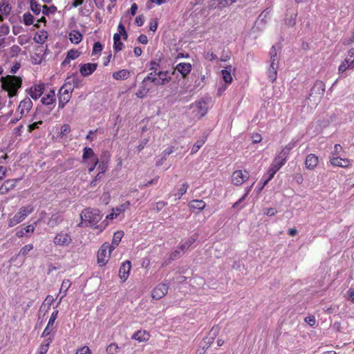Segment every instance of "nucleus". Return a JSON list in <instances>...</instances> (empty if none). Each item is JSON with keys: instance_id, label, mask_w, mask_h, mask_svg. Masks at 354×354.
Listing matches in <instances>:
<instances>
[{"instance_id": "nucleus-45", "label": "nucleus", "mask_w": 354, "mask_h": 354, "mask_svg": "<svg viewBox=\"0 0 354 354\" xmlns=\"http://www.w3.org/2000/svg\"><path fill=\"white\" fill-rule=\"evenodd\" d=\"M189 187V185L187 183H183L180 187L178 189L177 194H175V196H177V199H180L187 191Z\"/></svg>"}, {"instance_id": "nucleus-56", "label": "nucleus", "mask_w": 354, "mask_h": 354, "mask_svg": "<svg viewBox=\"0 0 354 354\" xmlns=\"http://www.w3.org/2000/svg\"><path fill=\"white\" fill-rule=\"evenodd\" d=\"M43 123L41 120H39L38 122H33L28 125V132H32L34 130L39 129V126Z\"/></svg>"}, {"instance_id": "nucleus-52", "label": "nucleus", "mask_w": 354, "mask_h": 354, "mask_svg": "<svg viewBox=\"0 0 354 354\" xmlns=\"http://www.w3.org/2000/svg\"><path fill=\"white\" fill-rule=\"evenodd\" d=\"M118 346L116 344L112 343L110 344L106 347V352L108 354H115L118 351Z\"/></svg>"}, {"instance_id": "nucleus-16", "label": "nucleus", "mask_w": 354, "mask_h": 354, "mask_svg": "<svg viewBox=\"0 0 354 354\" xmlns=\"http://www.w3.org/2000/svg\"><path fill=\"white\" fill-rule=\"evenodd\" d=\"M175 70H173L171 73L169 71H160L157 73L158 82L156 86H163L169 83L171 80V75H174Z\"/></svg>"}, {"instance_id": "nucleus-54", "label": "nucleus", "mask_w": 354, "mask_h": 354, "mask_svg": "<svg viewBox=\"0 0 354 354\" xmlns=\"http://www.w3.org/2000/svg\"><path fill=\"white\" fill-rule=\"evenodd\" d=\"M33 249V245L32 244H28L24 245L21 250H20V254L22 256H26L30 251H31Z\"/></svg>"}, {"instance_id": "nucleus-10", "label": "nucleus", "mask_w": 354, "mask_h": 354, "mask_svg": "<svg viewBox=\"0 0 354 354\" xmlns=\"http://www.w3.org/2000/svg\"><path fill=\"white\" fill-rule=\"evenodd\" d=\"M190 109L192 110L194 118L197 119H201L207 112V104L204 101H198L192 103L190 105Z\"/></svg>"}, {"instance_id": "nucleus-55", "label": "nucleus", "mask_w": 354, "mask_h": 354, "mask_svg": "<svg viewBox=\"0 0 354 354\" xmlns=\"http://www.w3.org/2000/svg\"><path fill=\"white\" fill-rule=\"evenodd\" d=\"M102 45L100 42L96 41L94 43L92 50V54H98L102 50Z\"/></svg>"}, {"instance_id": "nucleus-35", "label": "nucleus", "mask_w": 354, "mask_h": 354, "mask_svg": "<svg viewBox=\"0 0 354 354\" xmlns=\"http://www.w3.org/2000/svg\"><path fill=\"white\" fill-rule=\"evenodd\" d=\"M63 221V218L59 213H55L51 215L49 221H48V225L51 227H55L59 224H60Z\"/></svg>"}, {"instance_id": "nucleus-25", "label": "nucleus", "mask_w": 354, "mask_h": 354, "mask_svg": "<svg viewBox=\"0 0 354 354\" xmlns=\"http://www.w3.org/2000/svg\"><path fill=\"white\" fill-rule=\"evenodd\" d=\"M150 337L149 333L146 330H138L133 335L132 339L138 342H147Z\"/></svg>"}, {"instance_id": "nucleus-14", "label": "nucleus", "mask_w": 354, "mask_h": 354, "mask_svg": "<svg viewBox=\"0 0 354 354\" xmlns=\"http://www.w3.org/2000/svg\"><path fill=\"white\" fill-rule=\"evenodd\" d=\"M169 286L165 283H158L151 291L153 299L158 300L164 297L168 292Z\"/></svg>"}, {"instance_id": "nucleus-33", "label": "nucleus", "mask_w": 354, "mask_h": 354, "mask_svg": "<svg viewBox=\"0 0 354 354\" xmlns=\"http://www.w3.org/2000/svg\"><path fill=\"white\" fill-rule=\"evenodd\" d=\"M231 70L232 66L230 65L225 67V69L221 71L222 77L223 80L227 84H230L233 80L232 76L231 75Z\"/></svg>"}, {"instance_id": "nucleus-60", "label": "nucleus", "mask_w": 354, "mask_h": 354, "mask_svg": "<svg viewBox=\"0 0 354 354\" xmlns=\"http://www.w3.org/2000/svg\"><path fill=\"white\" fill-rule=\"evenodd\" d=\"M70 131H71V127H70L69 124H64L61 127V133H60V134L62 136H65L67 133H68Z\"/></svg>"}, {"instance_id": "nucleus-8", "label": "nucleus", "mask_w": 354, "mask_h": 354, "mask_svg": "<svg viewBox=\"0 0 354 354\" xmlns=\"http://www.w3.org/2000/svg\"><path fill=\"white\" fill-rule=\"evenodd\" d=\"M53 242L56 246L67 248L73 242L71 234V232L62 230L56 233L53 238Z\"/></svg>"}, {"instance_id": "nucleus-11", "label": "nucleus", "mask_w": 354, "mask_h": 354, "mask_svg": "<svg viewBox=\"0 0 354 354\" xmlns=\"http://www.w3.org/2000/svg\"><path fill=\"white\" fill-rule=\"evenodd\" d=\"M32 108V102L31 99L29 97H26L19 102L17 109V113L20 114L19 119H21L23 116L28 115Z\"/></svg>"}, {"instance_id": "nucleus-48", "label": "nucleus", "mask_w": 354, "mask_h": 354, "mask_svg": "<svg viewBox=\"0 0 354 354\" xmlns=\"http://www.w3.org/2000/svg\"><path fill=\"white\" fill-rule=\"evenodd\" d=\"M156 75H154L153 72H150L143 80L142 84H144L147 82H150L152 83H154L155 85H156V83L158 82V78L156 77Z\"/></svg>"}, {"instance_id": "nucleus-41", "label": "nucleus", "mask_w": 354, "mask_h": 354, "mask_svg": "<svg viewBox=\"0 0 354 354\" xmlns=\"http://www.w3.org/2000/svg\"><path fill=\"white\" fill-rule=\"evenodd\" d=\"M130 201H127L125 203L121 204L120 206L113 208L117 214L119 216L120 214L124 213L130 207Z\"/></svg>"}, {"instance_id": "nucleus-22", "label": "nucleus", "mask_w": 354, "mask_h": 354, "mask_svg": "<svg viewBox=\"0 0 354 354\" xmlns=\"http://www.w3.org/2000/svg\"><path fill=\"white\" fill-rule=\"evenodd\" d=\"M192 68V64L189 63L181 62L176 65L174 69L179 72L183 78H185L189 74Z\"/></svg>"}, {"instance_id": "nucleus-63", "label": "nucleus", "mask_w": 354, "mask_h": 354, "mask_svg": "<svg viewBox=\"0 0 354 354\" xmlns=\"http://www.w3.org/2000/svg\"><path fill=\"white\" fill-rule=\"evenodd\" d=\"M205 57L207 59L212 61L217 58L216 55L212 51H207L205 53Z\"/></svg>"}, {"instance_id": "nucleus-13", "label": "nucleus", "mask_w": 354, "mask_h": 354, "mask_svg": "<svg viewBox=\"0 0 354 354\" xmlns=\"http://www.w3.org/2000/svg\"><path fill=\"white\" fill-rule=\"evenodd\" d=\"M45 90L44 83H38L33 84L30 88L26 90L27 93L33 100L39 99Z\"/></svg>"}, {"instance_id": "nucleus-1", "label": "nucleus", "mask_w": 354, "mask_h": 354, "mask_svg": "<svg viewBox=\"0 0 354 354\" xmlns=\"http://www.w3.org/2000/svg\"><path fill=\"white\" fill-rule=\"evenodd\" d=\"M80 217L81 223L79 224L80 226L81 224L85 226H95V228L99 230L100 232H102L108 225V223H105V221H104L100 225H97L102 218V215L97 209L86 208L82 212Z\"/></svg>"}, {"instance_id": "nucleus-28", "label": "nucleus", "mask_w": 354, "mask_h": 354, "mask_svg": "<svg viewBox=\"0 0 354 354\" xmlns=\"http://www.w3.org/2000/svg\"><path fill=\"white\" fill-rule=\"evenodd\" d=\"M197 238V234H194V235L191 236L185 243L180 244L178 247V250H180L183 252L187 251L189 248L196 241Z\"/></svg>"}, {"instance_id": "nucleus-50", "label": "nucleus", "mask_w": 354, "mask_h": 354, "mask_svg": "<svg viewBox=\"0 0 354 354\" xmlns=\"http://www.w3.org/2000/svg\"><path fill=\"white\" fill-rule=\"evenodd\" d=\"M205 140H197L194 145H193L192 149H191V154L193 155L196 153L204 145Z\"/></svg>"}, {"instance_id": "nucleus-37", "label": "nucleus", "mask_w": 354, "mask_h": 354, "mask_svg": "<svg viewBox=\"0 0 354 354\" xmlns=\"http://www.w3.org/2000/svg\"><path fill=\"white\" fill-rule=\"evenodd\" d=\"M277 64L276 63H273V61H272V63H270V68L268 71V76L271 82H274L277 78Z\"/></svg>"}, {"instance_id": "nucleus-32", "label": "nucleus", "mask_w": 354, "mask_h": 354, "mask_svg": "<svg viewBox=\"0 0 354 354\" xmlns=\"http://www.w3.org/2000/svg\"><path fill=\"white\" fill-rule=\"evenodd\" d=\"M124 47L123 43L121 41V36L120 34L113 35V50L117 53L122 50Z\"/></svg>"}, {"instance_id": "nucleus-31", "label": "nucleus", "mask_w": 354, "mask_h": 354, "mask_svg": "<svg viewBox=\"0 0 354 354\" xmlns=\"http://www.w3.org/2000/svg\"><path fill=\"white\" fill-rule=\"evenodd\" d=\"M130 76V73L127 69H122L113 73V77L116 80H125Z\"/></svg>"}, {"instance_id": "nucleus-34", "label": "nucleus", "mask_w": 354, "mask_h": 354, "mask_svg": "<svg viewBox=\"0 0 354 354\" xmlns=\"http://www.w3.org/2000/svg\"><path fill=\"white\" fill-rule=\"evenodd\" d=\"M82 35L78 30H72L69 33V39L73 44H79L82 40Z\"/></svg>"}, {"instance_id": "nucleus-24", "label": "nucleus", "mask_w": 354, "mask_h": 354, "mask_svg": "<svg viewBox=\"0 0 354 354\" xmlns=\"http://www.w3.org/2000/svg\"><path fill=\"white\" fill-rule=\"evenodd\" d=\"M18 179H8L6 180L0 187V194H6L10 190L14 189Z\"/></svg>"}, {"instance_id": "nucleus-38", "label": "nucleus", "mask_w": 354, "mask_h": 354, "mask_svg": "<svg viewBox=\"0 0 354 354\" xmlns=\"http://www.w3.org/2000/svg\"><path fill=\"white\" fill-rule=\"evenodd\" d=\"M48 38V33L45 30L37 32L34 37V40L37 44H43Z\"/></svg>"}, {"instance_id": "nucleus-6", "label": "nucleus", "mask_w": 354, "mask_h": 354, "mask_svg": "<svg viewBox=\"0 0 354 354\" xmlns=\"http://www.w3.org/2000/svg\"><path fill=\"white\" fill-rule=\"evenodd\" d=\"M354 69V48H351L346 53L344 59L338 66L337 71L339 75H344L347 70Z\"/></svg>"}, {"instance_id": "nucleus-47", "label": "nucleus", "mask_w": 354, "mask_h": 354, "mask_svg": "<svg viewBox=\"0 0 354 354\" xmlns=\"http://www.w3.org/2000/svg\"><path fill=\"white\" fill-rule=\"evenodd\" d=\"M57 10V7L55 6H47L46 5H44L42 6V13L44 15H49L50 13L51 14H53L56 12Z\"/></svg>"}, {"instance_id": "nucleus-53", "label": "nucleus", "mask_w": 354, "mask_h": 354, "mask_svg": "<svg viewBox=\"0 0 354 354\" xmlns=\"http://www.w3.org/2000/svg\"><path fill=\"white\" fill-rule=\"evenodd\" d=\"M305 322L310 326H314L317 324L316 318L314 315H308L304 319Z\"/></svg>"}, {"instance_id": "nucleus-39", "label": "nucleus", "mask_w": 354, "mask_h": 354, "mask_svg": "<svg viewBox=\"0 0 354 354\" xmlns=\"http://www.w3.org/2000/svg\"><path fill=\"white\" fill-rule=\"evenodd\" d=\"M35 227L32 225H28L24 228L19 229L16 232V236L18 238H22L26 234L33 233Z\"/></svg>"}, {"instance_id": "nucleus-21", "label": "nucleus", "mask_w": 354, "mask_h": 354, "mask_svg": "<svg viewBox=\"0 0 354 354\" xmlns=\"http://www.w3.org/2000/svg\"><path fill=\"white\" fill-rule=\"evenodd\" d=\"M58 315V310H56L54 312L52 313L50 319L48 320V322L47 324L46 327L44 328L41 336L42 337H48L50 335L52 330H53V326L55 324V322L56 319L57 318Z\"/></svg>"}, {"instance_id": "nucleus-30", "label": "nucleus", "mask_w": 354, "mask_h": 354, "mask_svg": "<svg viewBox=\"0 0 354 354\" xmlns=\"http://www.w3.org/2000/svg\"><path fill=\"white\" fill-rule=\"evenodd\" d=\"M123 231H117L113 234V239L110 247L111 249L115 250L120 244L122 237L124 236Z\"/></svg>"}, {"instance_id": "nucleus-51", "label": "nucleus", "mask_w": 354, "mask_h": 354, "mask_svg": "<svg viewBox=\"0 0 354 354\" xmlns=\"http://www.w3.org/2000/svg\"><path fill=\"white\" fill-rule=\"evenodd\" d=\"M118 32H117L116 34H120V36H122L124 39L126 40L127 39L128 35L125 27L122 23L119 24L118 26Z\"/></svg>"}, {"instance_id": "nucleus-19", "label": "nucleus", "mask_w": 354, "mask_h": 354, "mask_svg": "<svg viewBox=\"0 0 354 354\" xmlns=\"http://www.w3.org/2000/svg\"><path fill=\"white\" fill-rule=\"evenodd\" d=\"M330 164L335 167H348L351 165V160L347 158H342L339 156L332 155L330 157Z\"/></svg>"}, {"instance_id": "nucleus-5", "label": "nucleus", "mask_w": 354, "mask_h": 354, "mask_svg": "<svg viewBox=\"0 0 354 354\" xmlns=\"http://www.w3.org/2000/svg\"><path fill=\"white\" fill-rule=\"evenodd\" d=\"M286 152L282 151L277 157L274 158L270 169L268 171V177H265L266 179L263 182V186L266 185L275 175V174L279 170L282 165L286 162Z\"/></svg>"}, {"instance_id": "nucleus-49", "label": "nucleus", "mask_w": 354, "mask_h": 354, "mask_svg": "<svg viewBox=\"0 0 354 354\" xmlns=\"http://www.w3.org/2000/svg\"><path fill=\"white\" fill-rule=\"evenodd\" d=\"M160 68V64L158 62H156L155 60H152L149 63V71L151 72H153L154 75H157V73H158V69Z\"/></svg>"}, {"instance_id": "nucleus-15", "label": "nucleus", "mask_w": 354, "mask_h": 354, "mask_svg": "<svg viewBox=\"0 0 354 354\" xmlns=\"http://www.w3.org/2000/svg\"><path fill=\"white\" fill-rule=\"evenodd\" d=\"M110 158L111 154L109 153V152H104L103 155L101 157L100 160H99V163L97 165L98 172H100V174H103L107 171L110 162Z\"/></svg>"}, {"instance_id": "nucleus-58", "label": "nucleus", "mask_w": 354, "mask_h": 354, "mask_svg": "<svg viewBox=\"0 0 354 354\" xmlns=\"http://www.w3.org/2000/svg\"><path fill=\"white\" fill-rule=\"evenodd\" d=\"M167 203L165 201H158L155 203L154 205V209L156 210V212H160L162 209H163Z\"/></svg>"}, {"instance_id": "nucleus-46", "label": "nucleus", "mask_w": 354, "mask_h": 354, "mask_svg": "<svg viewBox=\"0 0 354 354\" xmlns=\"http://www.w3.org/2000/svg\"><path fill=\"white\" fill-rule=\"evenodd\" d=\"M71 286V282L69 279H64L61 285L60 292H63L62 298L66 295V292Z\"/></svg>"}, {"instance_id": "nucleus-18", "label": "nucleus", "mask_w": 354, "mask_h": 354, "mask_svg": "<svg viewBox=\"0 0 354 354\" xmlns=\"http://www.w3.org/2000/svg\"><path fill=\"white\" fill-rule=\"evenodd\" d=\"M97 63H86L80 66V73L82 76L87 77L93 74L97 68Z\"/></svg>"}, {"instance_id": "nucleus-44", "label": "nucleus", "mask_w": 354, "mask_h": 354, "mask_svg": "<svg viewBox=\"0 0 354 354\" xmlns=\"http://www.w3.org/2000/svg\"><path fill=\"white\" fill-rule=\"evenodd\" d=\"M149 91V88L146 86L145 84H142L136 95L138 98H143Z\"/></svg>"}, {"instance_id": "nucleus-12", "label": "nucleus", "mask_w": 354, "mask_h": 354, "mask_svg": "<svg viewBox=\"0 0 354 354\" xmlns=\"http://www.w3.org/2000/svg\"><path fill=\"white\" fill-rule=\"evenodd\" d=\"M71 97V88H67L66 86H62L59 91L58 94L59 109H63L64 106L69 102Z\"/></svg>"}, {"instance_id": "nucleus-9", "label": "nucleus", "mask_w": 354, "mask_h": 354, "mask_svg": "<svg viewBox=\"0 0 354 354\" xmlns=\"http://www.w3.org/2000/svg\"><path fill=\"white\" fill-rule=\"evenodd\" d=\"M250 178V174L247 170H235L231 176L232 183L235 186H241Z\"/></svg>"}, {"instance_id": "nucleus-20", "label": "nucleus", "mask_w": 354, "mask_h": 354, "mask_svg": "<svg viewBox=\"0 0 354 354\" xmlns=\"http://www.w3.org/2000/svg\"><path fill=\"white\" fill-rule=\"evenodd\" d=\"M131 268V263L127 260L122 263L119 270V277L122 281H125L128 277Z\"/></svg>"}, {"instance_id": "nucleus-42", "label": "nucleus", "mask_w": 354, "mask_h": 354, "mask_svg": "<svg viewBox=\"0 0 354 354\" xmlns=\"http://www.w3.org/2000/svg\"><path fill=\"white\" fill-rule=\"evenodd\" d=\"M23 23L26 26H30L34 23V17L29 12H25L23 15Z\"/></svg>"}, {"instance_id": "nucleus-23", "label": "nucleus", "mask_w": 354, "mask_h": 354, "mask_svg": "<svg viewBox=\"0 0 354 354\" xmlns=\"http://www.w3.org/2000/svg\"><path fill=\"white\" fill-rule=\"evenodd\" d=\"M188 207L192 211L198 210L201 212L205 208L206 203L203 200L194 199L189 202Z\"/></svg>"}, {"instance_id": "nucleus-3", "label": "nucleus", "mask_w": 354, "mask_h": 354, "mask_svg": "<svg viewBox=\"0 0 354 354\" xmlns=\"http://www.w3.org/2000/svg\"><path fill=\"white\" fill-rule=\"evenodd\" d=\"M82 159V162L86 166L89 173L93 171L99 163L97 156L95 153L93 149L88 147L84 148Z\"/></svg>"}, {"instance_id": "nucleus-26", "label": "nucleus", "mask_w": 354, "mask_h": 354, "mask_svg": "<svg viewBox=\"0 0 354 354\" xmlns=\"http://www.w3.org/2000/svg\"><path fill=\"white\" fill-rule=\"evenodd\" d=\"M12 10V7L7 0L0 1V16H8Z\"/></svg>"}, {"instance_id": "nucleus-29", "label": "nucleus", "mask_w": 354, "mask_h": 354, "mask_svg": "<svg viewBox=\"0 0 354 354\" xmlns=\"http://www.w3.org/2000/svg\"><path fill=\"white\" fill-rule=\"evenodd\" d=\"M80 55V53L75 49H71L68 51L66 58L62 62V65L70 64L71 60L77 59Z\"/></svg>"}, {"instance_id": "nucleus-61", "label": "nucleus", "mask_w": 354, "mask_h": 354, "mask_svg": "<svg viewBox=\"0 0 354 354\" xmlns=\"http://www.w3.org/2000/svg\"><path fill=\"white\" fill-rule=\"evenodd\" d=\"M252 139L253 143H259L261 141L262 138L259 133H256L252 135Z\"/></svg>"}, {"instance_id": "nucleus-59", "label": "nucleus", "mask_w": 354, "mask_h": 354, "mask_svg": "<svg viewBox=\"0 0 354 354\" xmlns=\"http://www.w3.org/2000/svg\"><path fill=\"white\" fill-rule=\"evenodd\" d=\"M75 354H91V351L88 346H83L77 349Z\"/></svg>"}, {"instance_id": "nucleus-57", "label": "nucleus", "mask_w": 354, "mask_h": 354, "mask_svg": "<svg viewBox=\"0 0 354 354\" xmlns=\"http://www.w3.org/2000/svg\"><path fill=\"white\" fill-rule=\"evenodd\" d=\"M270 61H273V63H275V61L277 60V50L275 48V46H272L270 50Z\"/></svg>"}, {"instance_id": "nucleus-27", "label": "nucleus", "mask_w": 354, "mask_h": 354, "mask_svg": "<svg viewBox=\"0 0 354 354\" xmlns=\"http://www.w3.org/2000/svg\"><path fill=\"white\" fill-rule=\"evenodd\" d=\"M306 166L308 169H313L318 164V157L315 154H309L306 156Z\"/></svg>"}, {"instance_id": "nucleus-64", "label": "nucleus", "mask_w": 354, "mask_h": 354, "mask_svg": "<svg viewBox=\"0 0 354 354\" xmlns=\"http://www.w3.org/2000/svg\"><path fill=\"white\" fill-rule=\"evenodd\" d=\"M348 299L354 304V289H349L347 292Z\"/></svg>"}, {"instance_id": "nucleus-2", "label": "nucleus", "mask_w": 354, "mask_h": 354, "mask_svg": "<svg viewBox=\"0 0 354 354\" xmlns=\"http://www.w3.org/2000/svg\"><path fill=\"white\" fill-rule=\"evenodd\" d=\"M1 88L8 93L10 99L18 95V91L22 86V78L19 76L7 75L0 78Z\"/></svg>"}, {"instance_id": "nucleus-40", "label": "nucleus", "mask_w": 354, "mask_h": 354, "mask_svg": "<svg viewBox=\"0 0 354 354\" xmlns=\"http://www.w3.org/2000/svg\"><path fill=\"white\" fill-rule=\"evenodd\" d=\"M175 151V149L174 147H167V149H165L162 153V158L160 159V161L158 162H156V165L157 166H160L162 164V162L167 160V157L171 154L173 152H174Z\"/></svg>"}, {"instance_id": "nucleus-4", "label": "nucleus", "mask_w": 354, "mask_h": 354, "mask_svg": "<svg viewBox=\"0 0 354 354\" xmlns=\"http://www.w3.org/2000/svg\"><path fill=\"white\" fill-rule=\"evenodd\" d=\"M33 211L34 207L32 205L21 207L12 217L8 219V227H12L21 223L28 215L32 213Z\"/></svg>"}, {"instance_id": "nucleus-36", "label": "nucleus", "mask_w": 354, "mask_h": 354, "mask_svg": "<svg viewBox=\"0 0 354 354\" xmlns=\"http://www.w3.org/2000/svg\"><path fill=\"white\" fill-rule=\"evenodd\" d=\"M53 337H49L46 339L44 342L39 346V354H46L49 348L50 344L53 342Z\"/></svg>"}, {"instance_id": "nucleus-62", "label": "nucleus", "mask_w": 354, "mask_h": 354, "mask_svg": "<svg viewBox=\"0 0 354 354\" xmlns=\"http://www.w3.org/2000/svg\"><path fill=\"white\" fill-rule=\"evenodd\" d=\"M145 22L144 17L142 15H138L136 17L135 23L138 26H141Z\"/></svg>"}, {"instance_id": "nucleus-17", "label": "nucleus", "mask_w": 354, "mask_h": 354, "mask_svg": "<svg viewBox=\"0 0 354 354\" xmlns=\"http://www.w3.org/2000/svg\"><path fill=\"white\" fill-rule=\"evenodd\" d=\"M55 93L54 90H50L41 99L42 104L48 106V112H50L55 107Z\"/></svg>"}, {"instance_id": "nucleus-43", "label": "nucleus", "mask_w": 354, "mask_h": 354, "mask_svg": "<svg viewBox=\"0 0 354 354\" xmlns=\"http://www.w3.org/2000/svg\"><path fill=\"white\" fill-rule=\"evenodd\" d=\"M30 10L32 11V12L38 15L41 12V6L35 0H30Z\"/></svg>"}, {"instance_id": "nucleus-7", "label": "nucleus", "mask_w": 354, "mask_h": 354, "mask_svg": "<svg viewBox=\"0 0 354 354\" xmlns=\"http://www.w3.org/2000/svg\"><path fill=\"white\" fill-rule=\"evenodd\" d=\"M113 250H114L111 249L110 243L108 242H105L101 245L97 253V261L100 266L107 264Z\"/></svg>"}]
</instances>
